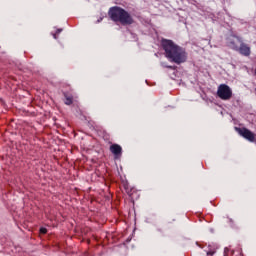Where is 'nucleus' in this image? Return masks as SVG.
<instances>
[{"label":"nucleus","instance_id":"1","mask_svg":"<svg viewBox=\"0 0 256 256\" xmlns=\"http://www.w3.org/2000/svg\"><path fill=\"white\" fill-rule=\"evenodd\" d=\"M162 47L165 51V55L169 61L181 65L187 61V52L177 44H174L172 40L162 39Z\"/></svg>","mask_w":256,"mask_h":256},{"label":"nucleus","instance_id":"2","mask_svg":"<svg viewBox=\"0 0 256 256\" xmlns=\"http://www.w3.org/2000/svg\"><path fill=\"white\" fill-rule=\"evenodd\" d=\"M108 15L115 23H121V25H133V17L131 14L119 6L111 7Z\"/></svg>","mask_w":256,"mask_h":256},{"label":"nucleus","instance_id":"3","mask_svg":"<svg viewBox=\"0 0 256 256\" xmlns=\"http://www.w3.org/2000/svg\"><path fill=\"white\" fill-rule=\"evenodd\" d=\"M217 96L222 101H229L233 97V90L227 84H220L217 89Z\"/></svg>","mask_w":256,"mask_h":256},{"label":"nucleus","instance_id":"4","mask_svg":"<svg viewBox=\"0 0 256 256\" xmlns=\"http://www.w3.org/2000/svg\"><path fill=\"white\" fill-rule=\"evenodd\" d=\"M234 39H236V41H238V43H240V47H238V49L236 51H238L240 53V55H243L244 57H249V55H251V47H249V45L243 43V41H241V38L237 37V36H233Z\"/></svg>","mask_w":256,"mask_h":256},{"label":"nucleus","instance_id":"5","mask_svg":"<svg viewBox=\"0 0 256 256\" xmlns=\"http://www.w3.org/2000/svg\"><path fill=\"white\" fill-rule=\"evenodd\" d=\"M239 135L241 137H244V139H247V141H250V143H255V133L251 132V130L247 128H238L237 129Z\"/></svg>","mask_w":256,"mask_h":256},{"label":"nucleus","instance_id":"6","mask_svg":"<svg viewBox=\"0 0 256 256\" xmlns=\"http://www.w3.org/2000/svg\"><path fill=\"white\" fill-rule=\"evenodd\" d=\"M110 151L113 155H121L122 148L118 144H113L110 146Z\"/></svg>","mask_w":256,"mask_h":256},{"label":"nucleus","instance_id":"7","mask_svg":"<svg viewBox=\"0 0 256 256\" xmlns=\"http://www.w3.org/2000/svg\"><path fill=\"white\" fill-rule=\"evenodd\" d=\"M228 47L233 49V51H237L239 49V46L235 43V40L231 38L228 39Z\"/></svg>","mask_w":256,"mask_h":256},{"label":"nucleus","instance_id":"8","mask_svg":"<svg viewBox=\"0 0 256 256\" xmlns=\"http://www.w3.org/2000/svg\"><path fill=\"white\" fill-rule=\"evenodd\" d=\"M73 103V97L65 96V105H71Z\"/></svg>","mask_w":256,"mask_h":256},{"label":"nucleus","instance_id":"9","mask_svg":"<svg viewBox=\"0 0 256 256\" xmlns=\"http://www.w3.org/2000/svg\"><path fill=\"white\" fill-rule=\"evenodd\" d=\"M215 251H216L215 248H210V249L207 251V256H213V255H215Z\"/></svg>","mask_w":256,"mask_h":256},{"label":"nucleus","instance_id":"10","mask_svg":"<svg viewBox=\"0 0 256 256\" xmlns=\"http://www.w3.org/2000/svg\"><path fill=\"white\" fill-rule=\"evenodd\" d=\"M40 233L45 235V233H47V228H40Z\"/></svg>","mask_w":256,"mask_h":256},{"label":"nucleus","instance_id":"11","mask_svg":"<svg viewBox=\"0 0 256 256\" xmlns=\"http://www.w3.org/2000/svg\"><path fill=\"white\" fill-rule=\"evenodd\" d=\"M102 20H103V18H100V19L98 20V23H101Z\"/></svg>","mask_w":256,"mask_h":256},{"label":"nucleus","instance_id":"12","mask_svg":"<svg viewBox=\"0 0 256 256\" xmlns=\"http://www.w3.org/2000/svg\"><path fill=\"white\" fill-rule=\"evenodd\" d=\"M54 39H57V34H54Z\"/></svg>","mask_w":256,"mask_h":256},{"label":"nucleus","instance_id":"13","mask_svg":"<svg viewBox=\"0 0 256 256\" xmlns=\"http://www.w3.org/2000/svg\"><path fill=\"white\" fill-rule=\"evenodd\" d=\"M61 30H57V33H59Z\"/></svg>","mask_w":256,"mask_h":256}]
</instances>
